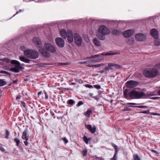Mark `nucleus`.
Wrapping results in <instances>:
<instances>
[{"label":"nucleus","mask_w":160,"mask_h":160,"mask_svg":"<svg viewBox=\"0 0 160 160\" xmlns=\"http://www.w3.org/2000/svg\"><path fill=\"white\" fill-rule=\"evenodd\" d=\"M50 113H51V115L52 116H54V112L51 111H50Z\"/></svg>","instance_id":"obj_61"},{"label":"nucleus","mask_w":160,"mask_h":160,"mask_svg":"<svg viewBox=\"0 0 160 160\" xmlns=\"http://www.w3.org/2000/svg\"><path fill=\"white\" fill-rule=\"evenodd\" d=\"M85 127L88 128V129L90 130V129H92V126L90 125L89 124H86L85 125Z\"/></svg>","instance_id":"obj_47"},{"label":"nucleus","mask_w":160,"mask_h":160,"mask_svg":"<svg viewBox=\"0 0 160 160\" xmlns=\"http://www.w3.org/2000/svg\"><path fill=\"white\" fill-rule=\"evenodd\" d=\"M135 37L136 40L139 41H143L146 39L145 35L142 33L136 34Z\"/></svg>","instance_id":"obj_13"},{"label":"nucleus","mask_w":160,"mask_h":160,"mask_svg":"<svg viewBox=\"0 0 160 160\" xmlns=\"http://www.w3.org/2000/svg\"><path fill=\"white\" fill-rule=\"evenodd\" d=\"M150 35L155 39H157L159 36L158 31L155 28H152L150 31Z\"/></svg>","instance_id":"obj_16"},{"label":"nucleus","mask_w":160,"mask_h":160,"mask_svg":"<svg viewBox=\"0 0 160 160\" xmlns=\"http://www.w3.org/2000/svg\"><path fill=\"white\" fill-rule=\"evenodd\" d=\"M60 34L61 36L63 37L65 39L67 37V33L65 30L63 29L61 30L60 32Z\"/></svg>","instance_id":"obj_20"},{"label":"nucleus","mask_w":160,"mask_h":160,"mask_svg":"<svg viewBox=\"0 0 160 160\" xmlns=\"http://www.w3.org/2000/svg\"><path fill=\"white\" fill-rule=\"evenodd\" d=\"M14 141L16 143V145L18 147L20 143V140L18 138H16L14 139Z\"/></svg>","instance_id":"obj_26"},{"label":"nucleus","mask_w":160,"mask_h":160,"mask_svg":"<svg viewBox=\"0 0 160 160\" xmlns=\"http://www.w3.org/2000/svg\"><path fill=\"white\" fill-rule=\"evenodd\" d=\"M70 35H71V36L73 35L72 31L71 30L68 31L67 33V36H70Z\"/></svg>","instance_id":"obj_44"},{"label":"nucleus","mask_w":160,"mask_h":160,"mask_svg":"<svg viewBox=\"0 0 160 160\" xmlns=\"http://www.w3.org/2000/svg\"><path fill=\"white\" fill-rule=\"evenodd\" d=\"M111 144L112 145V147H113L114 148L115 150V151H118V147L117 145H115L113 143H111Z\"/></svg>","instance_id":"obj_41"},{"label":"nucleus","mask_w":160,"mask_h":160,"mask_svg":"<svg viewBox=\"0 0 160 160\" xmlns=\"http://www.w3.org/2000/svg\"><path fill=\"white\" fill-rule=\"evenodd\" d=\"M19 59L21 61L27 63H29L30 60L23 56H20Z\"/></svg>","instance_id":"obj_18"},{"label":"nucleus","mask_w":160,"mask_h":160,"mask_svg":"<svg viewBox=\"0 0 160 160\" xmlns=\"http://www.w3.org/2000/svg\"><path fill=\"white\" fill-rule=\"evenodd\" d=\"M0 73H3V74H6L10 76L11 75V73L8 72L7 71L3 70H1L0 71Z\"/></svg>","instance_id":"obj_33"},{"label":"nucleus","mask_w":160,"mask_h":160,"mask_svg":"<svg viewBox=\"0 0 160 160\" xmlns=\"http://www.w3.org/2000/svg\"><path fill=\"white\" fill-rule=\"evenodd\" d=\"M40 53L42 55L46 58H49L50 54L46 49L43 48H40L38 49Z\"/></svg>","instance_id":"obj_12"},{"label":"nucleus","mask_w":160,"mask_h":160,"mask_svg":"<svg viewBox=\"0 0 160 160\" xmlns=\"http://www.w3.org/2000/svg\"><path fill=\"white\" fill-rule=\"evenodd\" d=\"M93 87L96 88L97 89H100L101 88V86L99 85H93Z\"/></svg>","instance_id":"obj_46"},{"label":"nucleus","mask_w":160,"mask_h":160,"mask_svg":"<svg viewBox=\"0 0 160 160\" xmlns=\"http://www.w3.org/2000/svg\"><path fill=\"white\" fill-rule=\"evenodd\" d=\"M5 138L6 139H8L9 138V137L10 135V132L7 129H6L5 130Z\"/></svg>","instance_id":"obj_30"},{"label":"nucleus","mask_w":160,"mask_h":160,"mask_svg":"<svg viewBox=\"0 0 160 160\" xmlns=\"http://www.w3.org/2000/svg\"><path fill=\"white\" fill-rule=\"evenodd\" d=\"M127 43L129 45H132L134 43V40L132 38H131L128 39L127 41Z\"/></svg>","instance_id":"obj_24"},{"label":"nucleus","mask_w":160,"mask_h":160,"mask_svg":"<svg viewBox=\"0 0 160 160\" xmlns=\"http://www.w3.org/2000/svg\"><path fill=\"white\" fill-rule=\"evenodd\" d=\"M67 38L69 42L72 43L73 42V35L71 36V35H70V36H68Z\"/></svg>","instance_id":"obj_27"},{"label":"nucleus","mask_w":160,"mask_h":160,"mask_svg":"<svg viewBox=\"0 0 160 160\" xmlns=\"http://www.w3.org/2000/svg\"><path fill=\"white\" fill-rule=\"evenodd\" d=\"M118 54V52L115 51H109V52H106V53H103L101 54H96L95 55L93 56H92V58H97L98 57H99V56H100L101 55H106V56H110V55H116Z\"/></svg>","instance_id":"obj_7"},{"label":"nucleus","mask_w":160,"mask_h":160,"mask_svg":"<svg viewBox=\"0 0 160 160\" xmlns=\"http://www.w3.org/2000/svg\"><path fill=\"white\" fill-rule=\"evenodd\" d=\"M139 82L133 80H129L126 83V86L128 88H132L137 86Z\"/></svg>","instance_id":"obj_9"},{"label":"nucleus","mask_w":160,"mask_h":160,"mask_svg":"<svg viewBox=\"0 0 160 160\" xmlns=\"http://www.w3.org/2000/svg\"><path fill=\"white\" fill-rule=\"evenodd\" d=\"M44 47L47 50L51 53H54L56 51L55 48L49 43H45Z\"/></svg>","instance_id":"obj_10"},{"label":"nucleus","mask_w":160,"mask_h":160,"mask_svg":"<svg viewBox=\"0 0 160 160\" xmlns=\"http://www.w3.org/2000/svg\"><path fill=\"white\" fill-rule=\"evenodd\" d=\"M158 95H160V90L158 91Z\"/></svg>","instance_id":"obj_64"},{"label":"nucleus","mask_w":160,"mask_h":160,"mask_svg":"<svg viewBox=\"0 0 160 160\" xmlns=\"http://www.w3.org/2000/svg\"><path fill=\"white\" fill-rule=\"evenodd\" d=\"M121 66L118 64L112 63H108V66L105 67L103 70L99 71L98 72L102 73L105 72V73L107 74L109 72V70L115 71L117 69L120 68Z\"/></svg>","instance_id":"obj_2"},{"label":"nucleus","mask_w":160,"mask_h":160,"mask_svg":"<svg viewBox=\"0 0 160 160\" xmlns=\"http://www.w3.org/2000/svg\"><path fill=\"white\" fill-rule=\"evenodd\" d=\"M152 152L157 154L158 153L157 151L153 149L152 150Z\"/></svg>","instance_id":"obj_60"},{"label":"nucleus","mask_w":160,"mask_h":160,"mask_svg":"<svg viewBox=\"0 0 160 160\" xmlns=\"http://www.w3.org/2000/svg\"><path fill=\"white\" fill-rule=\"evenodd\" d=\"M128 90L127 89L125 90L123 92V94L124 97V98L127 99H129L128 98Z\"/></svg>","instance_id":"obj_32"},{"label":"nucleus","mask_w":160,"mask_h":160,"mask_svg":"<svg viewBox=\"0 0 160 160\" xmlns=\"http://www.w3.org/2000/svg\"><path fill=\"white\" fill-rule=\"evenodd\" d=\"M95 159L96 160H103V159L101 158L98 157H95Z\"/></svg>","instance_id":"obj_54"},{"label":"nucleus","mask_w":160,"mask_h":160,"mask_svg":"<svg viewBox=\"0 0 160 160\" xmlns=\"http://www.w3.org/2000/svg\"><path fill=\"white\" fill-rule=\"evenodd\" d=\"M96 128L94 126L93 128L92 127V129L90 130V132L92 133H94L96 132Z\"/></svg>","instance_id":"obj_40"},{"label":"nucleus","mask_w":160,"mask_h":160,"mask_svg":"<svg viewBox=\"0 0 160 160\" xmlns=\"http://www.w3.org/2000/svg\"><path fill=\"white\" fill-rule=\"evenodd\" d=\"M93 98L95 99L96 100H98V98L97 96H94L92 97Z\"/></svg>","instance_id":"obj_62"},{"label":"nucleus","mask_w":160,"mask_h":160,"mask_svg":"<svg viewBox=\"0 0 160 160\" xmlns=\"http://www.w3.org/2000/svg\"><path fill=\"white\" fill-rule=\"evenodd\" d=\"M83 140L86 144H88V138L86 136L84 135V137H83Z\"/></svg>","instance_id":"obj_34"},{"label":"nucleus","mask_w":160,"mask_h":160,"mask_svg":"<svg viewBox=\"0 0 160 160\" xmlns=\"http://www.w3.org/2000/svg\"><path fill=\"white\" fill-rule=\"evenodd\" d=\"M150 98L153 100H156L160 98L159 97H152Z\"/></svg>","instance_id":"obj_53"},{"label":"nucleus","mask_w":160,"mask_h":160,"mask_svg":"<svg viewBox=\"0 0 160 160\" xmlns=\"http://www.w3.org/2000/svg\"><path fill=\"white\" fill-rule=\"evenodd\" d=\"M85 86L88 88H93V86H92V85L88 84H86L85 85Z\"/></svg>","instance_id":"obj_48"},{"label":"nucleus","mask_w":160,"mask_h":160,"mask_svg":"<svg viewBox=\"0 0 160 160\" xmlns=\"http://www.w3.org/2000/svg\"><path fill=\"white\" fill-rule=\"evenodd\" d=\"M105 35H103L101 33L98 32L97 34V37L100 40H104L105 39Z\"/></svg>","instance_id":"obj_21"},{"label":"nucleus","mask_w":160,"mask_h":160,"mask_svg":"<svg viewBox=\"0 0 160 160\" xmlns=\"http://www.w3.org/2000/svg\"><path fill=\"white\" fill-rule=\"evenodd\" d=\"M44 93H45V98L46 99H47L48 98V94L45 91H44Z\"/></svg>","instance_id":"obj_55"},{"label":"nucleus","mask_w":160,"mask_h":160,"mask_svg":"<svg viewBox=\"0 0 160 160\" xmlns=\"http://www.w3.org/2000/svg\"><path fill=\"white\" fill-rule=\"evenodd\" d=\"M21 104H22V105L23 106V107L24 108H25V107H26V104L25 103L23 102H21Z\"/></svg>","instance_id":"obj_58"},{"label":"nucleus","mask_w":160,"mask_h":160,"mask_svg":"<svg viewBox=\"0 0 160 160\" xmlns=\"http://www.w3.org/2000/svg\"><path fill=\"white\" fill-rule=\"evenodd\" d=\"M105 65L103 63H100L96 65H86L87 66L90 67H95V68H99L101 67H103Z\"/></svg>","instance_id":"obj_22"},{"label":"nucleus","mask_w":160,"mask_h":160,"mask_svg":"<svg viewBox=\"0 0 160 160\" xmlns=\"http://www.w3.org/2000/svg\"><path fill=\"white\" fill-rule=\"evenodd\" d=\"M112 34L115 35H119L121 34V32L120 30L117 29H114L112 31Z\"/></svg>","instance_id":"obj_19"},{"label":"nucleus","mask_w":160,"mask_h":160,"mask_svg":"<svg viewBox=\"0 0 160 160\" xmlns=\"http://www.w3.org/2000/svg\"><path fill=\"white\" fill-rule=\"evenodd\" d=\"M21 49L23 51H24L25 49V47L24 46H22L21 47Z\"/></svg>","instance_id":"obj_59"},{"label":"nucleus","mask_w":160,"mask_h":160,"mask_svg":"<svg viewBox=\"0 0 160 160\" xmlns=\"http://www.w3.org/2000/svg\"><path fill=\"white\" fill-rule=\"evenodd\" d=\"M7 84V82L6 81L3 80V79H0V86H3Z\"/></svg>","instance_id":"obj_29"},{"label":"nucleus","mask_w":160,"mask_h":160,"mask_svg":"<svg viewBox=\"0 0 160 160\" xmlns=\"http://www.w3.org/2000/svg\"><path fill=\"white\" fill-rule=\"evenodd\" d=\"M74 40L76 45L78 47L81 45L82 38L81 36L77 33L74 35Z\"/></svg>","instance_id":"obj_8"},{"label":"nucleus","mask_w":160,"mask_h":160,"mask_svg":"<svg viewBox=\"0 0 160 160\" xmlns=\"http://www.w3.org/2000/svg\"><path fill=\"white\" fill-rule=\"evenodd\" d=\"M42 93V91H40V92H38V96L40 95V94H41V93Z\"/></svg>","instance_id":"obj_63"},{"label":"nucleus","mask_w":160,"mask_h":160,"mask_svg":"<svg viewBox=\"0 0 160 160\" xmlns=\"http://www.w3.org/2000/svg\"><path fill=\"white\" fill-rule=\"evenodd\" d=\"M90 63V61H82V62H79V64H89Z\"/></svg>","instance_id":"obj_38"},{"label":"nucleus","mask_w":160,"mask_h":160,"mask_svg":"<svg viewBox=\"0 0 160 160\" xmlns=\"http://www.w3.org/2000/svg\"><path fill=\"white\" fill-rule=\"evenodd\" d=\"M28 129L26 128L22 133V139L28 140L29 139V135L28 134Z\"/></svg>","instance_id":"obj_17"},{"label":"nucleus","mask_w":160,"mask_h":160,"mask_svg":"<svg viewBox=\"0 0 160 160\" xmlns=\"http://www.w3.org/2000/svg\"><path fill=\"white\" fill-rule=\"evenodd\" d=\"M33 43L38 47L41 48L42 46V44L40 39L38 37H35L33 39Z\"/></svg>","instance_id":"obj_15"},{"label":"nucleus","mask_w":160,"mask_h":160,"mask_svg":"<svg viewBox=\"0 0 160 160\" xmlns=\"http://www.w3.org/2000/svg\"><path fill=\"white\" fill-rule=\"evenodd\" d=\"M62 139L64 142L65 144H66L68 142V141L66 137H64Z\"/></svg>","instance_id":"obj_49"},{"label":"nucleus","mask_w":160,"mask_h":160,"mask_svg":"<svg viewBox=\"0 0 160 160\" xmlns=\"http://www.w3.org/2000/svg\"><path fill=\"white\" fill-rule=\"evenodd\" d=\"M88 150L86 149H84L82 151V154L83 157L86 156L87 155Z\"/></svg>","instance_id":"obj_36"},{"label":"nucleus","mask_w":160,"mask_h":160,"mask_svg":"<svg viewBox=\"0 0 160 160\" xmlns=\"http://www.w3.org/2000/svg\"><path fill=\"white\" fill-rule=\"evenodd\" d=\"M0 55V64L4 65L3 62H10L11 64L10 65L12 67L15 66V67L9 69V70L15 72H18L20 69H24L23 67L21 66L20 63L16 60H10L8 58H2Z\"/></svg>","instance_id":"obj_1"},{"label":"nucleus","mask_w":160,"mask_h":160,"mask_svg":"<svg viewBox=\"0 0 160 160\" xmlns=\"http://www.w3.org/2000/svg\"><path fill=\"white\" fill-rule=\"evenodd\" d=\"M138 104L136 103H130V102H128L127 103L125 104H123V105H126L128 106V105H135L137 104Z\"/></svg>","instance_id":"obj_37"},{"label":"nucleus","mask_w":160,"mask_h":160,"mask_svg":"<svg viewBox=\"0 0 160 160\" xmlns=\"http://www.w3.org/2000/svg\"><path fill=\"white\" fill-rule=\"evenodd\" d=\"M21 96L20 94L18 95L16 98V99L18 101L21 98Z\"/></svg>","instance_id":"obj_52"},{"label":"nucleus","mask_w":160,"mask_h":160,"mask_svg":"<svg viewBox=\"0 0 160 160\" xmlns=\"http://www.w3.org/2000/svg\"><path fill=\"white\" fill-rule=\"evenodd\" d=\"M131 110V109L129 108H128L127 107H125L123 109L122 111H130Z\"/></svg>","instance_id":"obj_45"},{"label":"nucleus","mask_w":160,"mask_h":160,"mask_svg":"<svg viewBox=\"0 0 160 160\" xmlns=\"http://www.w3.org/2000/svg\"><path fill=\"white\" fill-rule=\"evenodd\" d=\"M134 32V30L133 29H129L124 32L122 35L125 38L130 37L133 34Z\"/></svg>","instance_id":"obj_14"},{"label":"nucleus","mask_w":160,"mask_h":160,"mask_svg":"<svg viewBox=\"0 0 160 160\" xmlns=\"http://www.w3.org/2000/svg\"><path fill=\"white\" fill-rule=\"evenodd\" d=\"M93 42L94 44L97 46H101L100 41L96 38L93 39Z\"/></svg>","instance_id":"obj_23"},{"label":"nucleus","mask_w":160,"mask_h":160,"mask_svg":"<svg viewBox=\"0 0 160 160\" xmlns=\"http://www.w3.org/2000/svg\"><path fill=\"white\" fill-rule=\"evenodd\" d=\"M27 141L28 140H25V141L23 142L25 144V145L26 146H28V143Z\"/></svg>","instance_id":"obj_56"},{"label":"nucleus","mask_w":160,"mask_h":160,"mask_svg":"<svg viewBox=\"0 0 160 160\" xmlns=\"http://www.w3.org/2000/svg\"><path fill=\"white\" fill-rule=\"evenodd\" d=\"M18 82V80L17 79L15 80H13L12 83L13 84H17Z\"/></svg>","instance_id":"obj_57"},{"label":"nucleus","mask_w":160,"mask_h":160,"mask_svg":"<svg viewBox=\"0 0 160 160\" xmlns=\"http://www.w3.org/2000/svg\"><path fill=\"white\" fill-rule=\"evenodd\" d=\"M98 32L103 35H108L110 33V31L105 26H101L99 28Z\"/></svg>","instance_id":"obj_6"},{"label":"nucleus","mask_w":160,"mask_h":160,"mask_svg":"<svg viewBox=\"0 0 160 160\" xmlns=\"http://www.w3.org/2000/svg\"><path fill=\"white\" fill-rule=\"evenodd\" d=\"M131 107H133L136 108H147L148 107L146 106H131Z\"/></svg>","instance_id":"obj_39"},{"label":"nucleus","mask_w":160,"mask_h":160,"mask_svg":"<svg viewBox=\"0 0 160 160\" xmlns=\"http://www.w3.org/2000/svg\"><path fill=\"white\" fill-rule=\"evenodd\" d=\"M0 150L3 152L5 151V149L2 146V145L1 144H0Z\"/></svg>","instance_id":"obj_51"},{"label":"nucleus","mask_w":160,"mask_h":160,"mask_svg":"<svg viewBox=\"0 0 160 160\" xmlns=\"http://www.w3.org/2000/svg\"><path fill=\"white\" fill-rule=\"evenodd\" d=\"M133 157L134 160H140V158L138 154H134Z\"/></svg>","instance_id":"obj_35"},{"label":"nucleus","mask_w":160,"mask_h":160,"mask_svg":"<svg viewBox=\"0 0 160 160\" xmlns=\"http://www.w3.org/2000/svg\"><path fill=\"white\" fill-rule=\"evenodd\" d=\"M57 45L60 48H63L64 45V42L63 39L60 38H57L55 39Z\"/></svg>","instance_id":"obj_11"},{"label":"nucleus","mask_w":160,"mask_h":160,"mask_svg":"<svg viewBox=\"0 0 160 160\" xmlns=\"http://www.w3.org/2000/svg\"><path fill=\"white\" fill-rule=\"evenodd\" d=\"M140 113H144V114H149V110H148L147 111H142L140 112Z\"/></svg>","instance_id":"obj_50"},{"label":"nucleus","mask_w":160,"mask_h":160,"mask_svg":"<svg viewBox=\"0 0 160 160\" xmlns=\"http://www.w3.org/2000/svg\"><path fill=\"white\" fill-rule=\"evenodd\" d=\"M158 72V71L156 69L150 68L144 70L143 72V74L145 77L152 78L155 77Z\"/></svg>","instance_id":"obj_3"},{"label":"nucleus","mask_w":160,"mask_h":160,"mask_svg":"<svg viewBox=\"0 0 160 160\" xmlns=\"http://www.w3.org/2000/svg\"><path fill=\"white\" fill-rule=\"evenodd\" d=\"M154 44L155 46H159L160 44V42L158 40H157L154 41Z\"/></svg>","instance_id":"obj_42"},{"label":"nucleus","mask_w":160,"mask_h":160,"mask_svg":"<svg viewBox=\"0 0 160 160\" xmlns=\"http://www.w3.org/2000/svg\"><path fill=\"white\" fill-rule=\"evenodd\" d=\"M83 104V103L82 101H79L77 105H76L77 107H79L81 105H82Z\"/></svg>","instance_id":"obj_43"},{"label":"nucleus","mask_w":160,"mask_h":160,"mask_svg":"<svg viewBox=\"0 0 160 160\" xmlns=\"http://www.w3.org/2000/svg\"><path fill=\"white\" fill-rule=\"evenodd\" d=\"M92 113L91 110H88L85 112V115L86 116L89 117L91 113Z\"/></svg>","instance_id":"obj_31"},{"label":"nucleus","mask_w":160,"mask_h":160,"mask_svg":"<svg viewBox=\"0 0 160 160\" xmlns=\"http://www.w3.org/2000/svg\"><path fill=\"white\" fill-rule=\"evenodd\" d=\"M75 101L72 99H69L67 102V104L68 105H73L75 103Z\"/></svg>","instance_id":"obj_25"},{"label":"nucleus","mask_w":160,"mask_h":160,"mask_svg":"<svg viewBox=\"0 0 160 160\" xmlns=\"http://www.w3.org/2000/svg\"><path fill=\"white\" fill-rule=\"evenodd\" d=\"M24 54L25 56L32 59H36L39 57L38 52L36 50L32 49H27L25 50Z\"/></svg>","instance_id":"obj_5"},{"label":"nucleus","mask_w":160,"mask_h":160,"mask_svg":"<svg viewBox=\"0 0 160 160\" xmlns=\"http://www.w3.org/2000/svg\"><path fill=\"white\" fill-rule=\"evenodd\" d=\"M118 151H115V152L114 154V155L113 156V158H111L110 159L111 160H117V153H118Z\"/></svg>","instance_id":"obj_28"},{"label":"nucleus","mask_w":160,"mask_h":160,"mask_svg":"<svg viewBox=\"0 0 160 160\" xmlns=\"http://www.w3.org/2000/svg\"><path fill=\"white\" fill-rule=\"evenodd\" d=\"M129 96L131 99H138L145 96V94L143 92H139L133 90L128 92Z\"/></svg>","instance_id":"obj_4"}]
</instances>
